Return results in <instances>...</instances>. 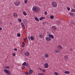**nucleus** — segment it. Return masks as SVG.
<instances>
[{
    "label": "nucleus",
    "mask_w": 75,
    "mask_h": 75,
    "mask_svg": "<svg viewBox=\"0 0 75 75\" xmlns=\"http://www.w3.org/2000/svg\"><path fill=\"white\" fill-rule=\"evenodd\" d=\"M32 10L33 12L38 13V12L40 10V9L38 7L34 6L33 7Z\"/></svg>",
    "instance_id": "obj_1"
},
{
    "label": "nucleus",
    "mask_w": 75,
    "mask_h": 75,
    "mask_svg": "<svg viewBox=\"0 0 75 75\" xmlns=\"http://www.w3.org/2000/svg\"><path fill=\"white\" fill-rule=\"evenodd\" d=\"M14 4L16 6H18L20 5V2L19 1H16L14 2Z\"/></svg>",
    "instance_id": "obj_2"
},
{
    "label": "nucleus",
    "mask_w": 75,
    "mask_h": 75,
    "mask_svg": "<svg viewBox=\"0 0 75 75\" xmlns=\"http://www.w3.org/2000/svg\"><path fill=\"white\" fill-rule=\"evenodd\" d=\"M52 5L53 7H57V3L56 2H53L52 3Z\"/></svg>",
    "instance_id": "obj_3"
},
{
    "label": "nucleus",
    "mask_w": 75,
    "mask_h": 75,
    "mask_svg": "<svg viewBox=\"0 0 75 75\" xmlns=\"http://www.w3.org/2000/svg\"><path fill=\"white\" fill-rule=\"evenodd\" d=\"M24 54L25 56H29L30 55V53L29 52H27V51H25L24 52Z\"/></svg>",
    "instance_id": "obj_4"
},
{
    "label": "nucleus",
    "mask_w": 75,
    "mask_h": 75,
    "mask_svg": "<svg viewBox=\"0 0 75 75\" xmlns=\"http://www.w3.org/2000/svg\"><path fill=\"white\" fill-rule=\"evenodd\" d=\"M4 72L8 75H10V71H8L6 69H4Z\"/></svg>",
    "instance_id": "obj_5"
},
{
    "label": "nucleus",
    "mask_w": 75,
    "mask_h": 75,
    "mask_svg": "<svg viewBox=\"0 0 75 75\" xmlns=\"http://www.w3.org/2000/svg\"><path fill=\"white\" fill-rule=\"evenodd\" d=\"M45 40H46V41H51V39L50 37H47L45 38Z\"/></svg>",
    "instance_id": "obj_6"
},
{
    "label": "nucleus",
    "mask_w": 75,
    "mask_h": 75,
    "mask_svg": "<svg viewBox=\"0 0 75 75\" xmlns=\"http://www.w3.org/2000/svg\"><path fill=\"white\" fill-rule=\"evenodd\" d=\"M52 28L53 30H57V27L54 26H52Z\"/></svg>",
    "instance_id": "obj_7"
},
{
    "label": "nucleus",
    "mask_w": 75,
    "mask_h": 75,
    "mask_svg": "<svg viewBox=\"0 0 75 75\" xmlns=\"http://www.w3.org/2000/svg\"><path fill=\"white\" fill-rule=\"evenodd\" d=\"M44 66L45 68H48V63H46L45 64Z\"/></svg>",
    "instance_id": "obj_8"
},
{
    "label": "nucleus",
    "mask_w": 75,
    "mask_h": 75,
    "mask_svg": "<svg viewBox=\"0 0 75 75\" xmlns=\"http://www.w3.org/2000/svg\"><path fill=\"white\" fill-rule=\"evenodd\" d=\"M33 72V71L31 69H30L29 70V74H30V75L32 74Z\"/></svg>",
    "instance_id": "obj_9"
},
{
    "label": "nucleus",
    "mask_w": 75,
    "mask_h": 75,
    "mask_svg": "<svg viewBox=\"0 0 75 75\" xmlns=\"http://www.w3.org/2000/svg\"><path fill=\"white\" fill-rule=\"evenodd\" d=\"M49 37L53 39L54 38V36L52 35L49 34Z\"/></svg>",
    "instance_id": "obj_10"
},
{
    "label": "nucleus",
    "mask_w": 75,
    "mask_h": 75,
    "mask_svg": "<svg viewBox=\"0 0 75 75\" xmlns=\"http://www.w3.org/2000/svg\"><path fill=\"white\" fill-rule=\"evenodd\" d=\"M57 48H58L59 49H62V46H61V45H58L57 46Z\"/></svg>",
    "instance_id": "obj_11"
},
{
    "label": "nucleus",
    "mask_w": 75,
    "mask_h": 75,
    "mask_svg": "<svg viewBox=\"0 0 75 75\" xmlns=\"http://www.w3.org/2000/svg\"><path fill=\"white\" fill-rule=\"evenodd\" d=\"M17 14L16 13H14L13 14V16L14 17H15V18H17Z\"/></svg>",
    "instance_id": "obj_12"
},
{
    "label": "nucleus",
    "mask_w": 75,
    "mask_h": 75,
    "mask_svg": "<svg viewBox=\"0 0 75 75\" xmlns=\"http://www.w3.org/2000/svg\"><path fill=\"white\" fill-rule=\"evenodd\" d=\"M34 18L35 20L36 21H39V19H38V18L37 17H35Z\"/></svg>",
    "instance_id": "obj_13"
},
{
    "label": "nucleus",
    "mask_w": 75,
    "mask_h": 75,
    "mask_svg": "<svg viewBox=\"0 0 75 75\" xmlns=\"http://www.w3.org/2000/svg\"><path fill=\"white\" fill-rule=\"evenodd\" d=\"M30 38L31 40H34V37L33 36H30Z\"/></svg>",
    "instance_id": "obj_14"
},
{
    "label": "nucleus",
    "mask_w": 75,
    "mask_h": 75,
    "mask_svg": "<svg viewBox=\"0 0 75 75\" xmlns=\"http://www.w3.org/2000/svg\"><path fill=\"white\" fill-rule=\"evenodd\" d=\"M70 23H72V24H75V22L74 21L71 20H70Z\"/></svg>",
    "instance_id": "obj_15"
},
{
    "label": "nucleus",
    "mask_w": 75,
    "mask_h": 75,
    "mask_svg": "<svg viewBox=\"0 0 75 75\" xmlns=\"http://www.w3.org/2000/svg\"><path fill=\"white\" fill-rule=\"evenodd\" d=\"M45 57H46V58H48V57H49V55H48V54H45Z\"/></svg>",
    "instance_id": "obj_16"
},
{
    "label": "nucleus",
    "mask_w": 75,
    "mask_h": 75,
    "mask_svg": "<svg viewBox=\"0 0 75 75\" xmlns=\"http://www.w3.org/2000/svg\"><path fill=\"white\" fill-rule=\"evenodd\" d=\"M65 74H69V73H70V72H69V71H65L64 72Z\"/></svg>",
    "instance_id": "obj_17"
},
{
    "label": "nucleus",
    "mask_w": 75,
    "mask_h": 75,
    "mask_svg": "<svg viewBox=\"0 0 75 75\" xmlns=\"http://www.w3.org/2000/svg\"><path fill=\"white\" fill-rule=\"evenodd\" d=\"M21 24L22 28H25V26H24V24L22 23Z\"/></svg>",
    "instance_id": "obj_18"
},
{
    "label": "nucleus",
    "mask_w": 75,
    "mask_h": 75,
    "mask_svg": "<svg viewBox=\"0 0 75 75\" xmlns=\"http://www.w3.org/2000/svg\"><path fill=\"white\" fill-rule=\"evenodd\" d=\"M59 52V50L57 49H56L55 51V52H56V53H58Z\"/></svg>",
    "instance_id": "obj_19"
},
{
    "label": "nucleus",
    "mask_w": 75,
    "mask_h": 75,
    "mask_svg": "<svg viewBox=\"0 0 75 75\" xmlns=\"http://www.w3.org/2000/svg\"><path fill=\"white\" fill-rule=\"evenodd\" d=\"M5 69H10V67L8 66H6L5 67Z\"/></svg>",
    "instance_id": "obj_20"
},
{
    "label": "nucleus",
    "mask_w": 75,
    "mask_h": 75,
    "mask_svg": "<svg viewBox=\"0 0 75 75\" xmlns=\"http://www.w3.org/2000/svg\"><path fill=\"white\" fill-rule=\"evenodd\" d=\"M23 14L24 16H26L27 15V13L25 11H24L23 12Z\"/></svg>",
    "instance_id": "obj_21"
},
{
    "label": "nucleus",
    "mask_w": 75,
    "mask_h": 75,
    "mask_svg": "<svg viewBox=\"0 0 75 75\" xmlns=\"http://www.w3.org/2000/svg\"><path fill=\"white\" fill-rule=\"evenodd\" d=\"M43 18H45V17H41L39 19L40 20H43Z\"/></svg>",
    "instance_id": "obj_22"
},
{
    "label": "nucleus",
    "mask_w": 75,
    "mask_h": 75,
    "mask_svg": "<svg viewBox=\"0 0 75 75\" xmlns=\"http://www.w3.org/2000/svg\"><path fill=\"white\" fill-rule=\"evenodd\" d=\"M64 58L65 59H68V56L66 55L64 56Z\"/></svg>",
    "instance_id": "obj_23"
},
{
    "label": "nucleus",
    "mask_w": 75,
    "mask_h": 75,
    "mask_svg": "<svg viewBox=\"0 0 75 75\" xmlns=\"http://www.w3.org/2000/svg\"><path fill=\"white\" fill-rule=\"evenodd\" d=\"M24 42H27V39L26 38H24L23 40Z\"/></svg>",
    "instance_id": "obj_24"
},
{
    "label": "nucleus",
    "mask_w": 75,
    "mask_h": 75,
    "mask_svg": "<svg viewBox=\"0 0 75 75\" xmlns=\"http://www.w3.org/2000/svg\"><path fill=\"white\" fill-rule=\"evenodd\" d=\"M26 65V62H25L22 64V65L25 66Z\"/></svg>",
    "instance_id": "obj_25"
},
{
    "label": "nucleus",
    "mask_w": 75,
    "mask_h": 75,
    "mask_svg": "<svg viewBox=\"0 0 75 75\" xmlns=\"http://www.w3.org/2000/svg\"><path fill=\"white\" fill-rule=\"evenodd\" d=\"M24 23H25V25H26V24H27V21H24Z\"/></svg>",
    "instance_id": "obj_26"
},
{
    "label": "nucleus",
    "mask_w": 75,
    "mask_h": 75,
    "mask_svg": "<svg viewBox=\"0 0 75 75\" xmlns=\"http://www.w3.org/2000/svg\"><path fill=\"white\" fill-rule=\"evenodd\" d=\"M71 12H74V13H75V10L74 9H72L71 10Z\"/></svg>",
    "instance_id": "obj_27"
},
{
    "label": "nucleus",
    "mask_w": 75,
    "mask_h": 75,
    "mask_svg": "<svg viewBox=\"0 0 75 75\" xmlns=\"http://www.w3.org/2000/svg\"><path fill=\"white\" fill-rule=\"evenodd\" d=\"M27 1H28V0H25L24 3L25 4L27 3Z\"/></svg>",
    "instance_id": "obj_28"
},
{
    "label": "nucleus",
    "mask_w": 75,
    "mask_h": 75,
    "mask_svg": "<svg viewBox=\"0 0 75 75\" xmlns=\"http://www.w3.org/2000/svg\"><path fill=\"white\" fill-rule=\"evenodd\" d=\"M38 75H45L44 74L40 73L38 74Z\"/></svg>",
    "instance_id": "obj_29"
},
{
    "label": "nucleus",
    "mask_w": 75,
    "mask_h": 75,
    "mask_svg": "<svg viewBox=\"0 0 75 75\" xmlns=\"http://www.w3.org/2000/svg\"><path fill=\"white\" fill-rule=\"evenodd\" d=\"M74 14L73 13H71L70 14V16H73Z\"/></svg>",
    "instance_id": "obj_30"
},
{
    "label": "nucleus",
    "mask_w": 75,
    "mask_h": 75,
    "mask_svg": "<svg viewBox=\"0 0 75 75\" xmlns=\"http://www.w3.org/2000/svg\"><path fill=\"white\" fill-rule=\"evenodd\" d=\"M54 18V16H51L50 17V18L51 19H53V18Z\"/></svg>",
    "instance_id": "obj_31"
},
{
    "label": "nucleus",
    "mask_w": 75,
    "mask_h": 75,
    "mask_svg": "<svg viewBox=\"0 0 75 75\" xmlns=\"http://www.w3.org/2000/svg\"><path fill=\"white\" fill-rule=\"evenodd\" d=\"M17 36L18 37H20V34H17Z\"/></svg>",
    "instance_id": "obj_32"
},
{
    "label": "nucleus",
    "mask_w": 75,
    "mask_h": 75,
    "mask_svg": "<svg viewBox=\"0 0 75 75\" xmlns=\"http://www.w3.org/2000/svg\"><path fill=\"white\" fill-rule=\"evenodd\" d=\"M28 71H26V72L25 73V74L26 75H28V74H28Z\"/></svg>",
    "instance_id": "obj_33"
},
{
    "label": "nucleus",
    "mask_w": 75,
    "mask_h": 75,
    "mask_svg": "<svg viewBox=\"0 0 75 75\" xmlns=\"http://www.w3.org/2000/svg\"><path fill=\"white\" fill-rule=\"evenodd\" d=\"M54 74L55 75H58V74L57 72H54Z\"/></svg>",
    "instance_id": "obj_34"
},
{
    "label": "nucleus",
    "mask_w": 75,
    "mask_h": 75,
    "mask_svg": "<svg viewBox=\"0 0 75 75\" xmlns=\"http://www.w3.org/2000/svg\"><path fill=\"white\" fill-rule=\"evenodd\" d=\"M18 21L19 22H21V19H19L18 20Z\"/></svg>",
    "instance_id": "obj_35"
},
{
    "label": "nucleus",
    "mask_w": 75,
    "mask_h": 75,
    "mask_svg": "<svg viewBox=\"0 0 75 75\" xmlns=\"http://www.w3.org/2000/svg\"><path fill=\"white\" fill-rule=\"evenodd\" d=\"M42 71L43 72H45V70L43 69L42 70Z\"/></svg>",
    "instance_id": "obj_36"
},
{
    "label": "nucleus",
    "mask_w": 75,
    "mask_h": 75,
    "mask_svg": "<svg viewBox=\"0 0 75 75\" xmlns=\"http://www.w3.org/2000/svg\"><path fill=\"white\" fill-rule=\"evenodd\" d=\"M21 68L22 69H24V68H25V67L24 66H22V67H21Z\"/></svg>",
    "instance_id": "obj_37"
},
{
    "label": "nucleus",
    "mask_w": 75,
    "mask_h": 75,
    "mask_svg": "<svg viewBox=\"0 0 75 75\" xmlns=\"http://www.w3.org/2000/svg\"><path fill=\"white\" fill-rule=\"evenodd\" d=\"M39 37L40 38H42V35H40L39 36Z\"/></svg>",
    "instance_id": "obj_38"
},
{
    "label": "nucleus",
    "mask_w": 75,
    "mask_h": 75,
    "mask_svg": "<svg viewBox=\"0 0 75 75\" xmlns=\"http://www.w3.org/2000/svg\"><path fill=\"white\" fill-rule=\"evenodd\" d=\"M45 15H47V12L46 11L45 13Z\"/></svg>",
    "instance_id": "obj_39"
},
{
    "label": "nucleus",
    "mask_w": 75,
    "mask_h": 75,
    "mask_svg": "<svg viewBox=\"0 0 75 75\" xmlns=\"http://www.w3.org/2000/svg\"><path fill=\"white\" fill-rule=\"evenodd\" d=\"M67 9L68 10H70V8H69V7H68L67 8Z\"/></svg>",
    "instance_id": "obj_40"
},
{
    "label": "nucleus",
    "mask_w": 75,
    "mask_h": 75,
    "mask_svg": "<svg viewBox=\"0 0 75 75\" xmlns=\"http://www.w3.org/2000/svg\"><path fill=\"white\" fill-rule=\"evenodd\" d=\"M73 7L74 8H75V4L73 5Z\"/></svg>",
    "instance_id": "obj_41"
},
{
    "label": "nucleus",
    "mask_w": 75,
    "mask_h": 75,
    "mask_svg": "<svg viewBox=\"0 0 75 75\" xmlns=\"http://www.w3.org/2000/svg\"><path fill=\"white\" fill-rule=\"evenodd\" d=\"M13 56H16V54L15 53H13Z\"/></svg>",
    "instance_id": "obj_42"
},
{
    "label": "nucleus",
    "mask_w": 75,
    "mask_h": 75,
    "mask_svg": "<svg viewBox=\"0 0 75 75\" xmlns=\"http://www.w3.org/2000/svg\"><path fill=\"white\" fill-rule=\"evenodd\" d=\"M14 50L15 51H17V48L14 49Z\"/></svg>",
    "instance_id": "obj_43"
},
{
    "label": "nucleus",
    "mask_w": 75,
    "mask_h": 75,
    "mask_svg": "<svg viewBox=\"0 0 75 75\" xmlns=\"http://www.w3.org/2000/svg\"><path fill=\"white\" fill-rule=\"evenodd\" d=\"M2 30V28L1 27H0V31Z\"/></svg>",
    "instance_id": "obj_44"
},
{
    "label": "nucleus",
    "mask_w": 75,
    "mask_h": 75,
    "mask_svg": "<svg viewBox=\"0 0 75 75\" xmlns=\"http://www.w3.org/2000/svg\"><path fill=\"white\" fill-rule=\"evenodd\" d=\"M28 38L29 40H30V36L28 37Z\"/></svg>",
    "instance_id": "obj_45"
},
{
    "label": "nucleus",
    "mask_w": 75,
    "mask_h": 75,
    "mask_svg": "<svg viewBox=\"0 0 75 75\" xmlns=\"http://www.w3.org/2000/svg\"><path fill=\"white\" fill-rule=\"evenodd\" d=\"M9 24H10V25H11V24H12V23H9Z\"/></svg>",
    "instance_id": "obj_46"
},
{
    "label": "nucleus",
    "mask_w": 75,
    "mask_h": 75,
    "mask_svg": "<svg viewBox=\"0 0 75 75\" xmlns=\"http://www.w3.org/2000/svg\"><path fill=\"white\" fill-rule=\"evenodd\" d=\"M70 51H72V49H70Z\"/></svg>",
    "instance_id": "obj_47"
},
{
    "label": "nucleus",
    "mask_w": 75,
    "mask_h": 75,
    "mask_svg": "<svg viewBox=\"0 0 75 75\" xmlns=\"http://www.w3.org/2000/svg\"><path fill=\"white\" fill-rule=\"evenodd\" d=\"M22 47H24V45H22Z\"/></svg>",
    "instance_id": "obj_48"
},
{
    "label": "nucleus",
    "mask_w": 75,
    "mask_h": 75,
    "mask_svg": "<svg viewBox=\"0 0 75 75\" xmlns=\"http://www.w3.org/2000/svg\"><path fill=\"white\" fill-rule=\"evenodd\" d=\"M23 44V45H24V42H23L22 43Z\"/></svg>",
    "instance_id": "obj_49"
},
{
    "label": "nucleus",
    "mask_w": 75,
    "mask_h": 75,
    "mask_svg": "<svg viewBox=\"0 0 75 75\" xmlns=\"http://www.w3.org/2000/svg\"><path fill=\"white\" fill-rule=\"evenodd\" d=\"M23 50H21V52H23Z\"/></svg>",
    "instance_id": "obj_50"
},
{
    "label": "nucleus",
    "mask_w": 75,
    "mask_h": 75,
    "mask_svg": "<svg viewBox=\"0 0 75 75\" xmlns=\"http://www.w3.org/2000/svg\"><path fill=\"white\" fill-rule=\"evenodd\" d=\"M24 45H25V44H24Z\"/></svg>",
    "instance_id": "obj_51"
},
{
    "label": "nucleus",
    "mask_w": 75,
    "mask_h": 75,
    "mask_svg": "<svg viewBox=\"0 0 75 75\" xmlns=\"http://www.w3.org/2000/svg\"><path fill=\"white\" fill-rule=\"evenodd\" d=\"M26 66H27V65H26Z\"/></svg>",
    "instance_id": "obj_52"
}]
</instances>
